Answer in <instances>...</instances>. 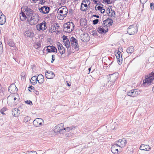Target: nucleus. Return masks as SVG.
Instances as JSON below:
<instances>
[{
    "label": "nucleus",
    "mask_w": 154,
    "mask_h": 154,
    "mask_svg": "<svg viewBox=\"0 0 154 154\" xmlns=\"http://www.w3.org/2000/svg\"><path fill=\"white\" fill-rule=\"evenodd\" d=\"M28 12L27 15V20L31 25H33L37 23L39 20V17L37 14L34 13L33 11L30 8H27Z\"/></svg>",
    "instance_id": "1"
},
{
    "label": "nucleus",
    "mask_w": 154,
    "mask_h": 154,
    "mask_svg": "<svg viewBox=\"0 0 154 154\" xmlns=\"http://www.w3.org/2000/svg\"><path fill=\"white\" fill-rule=\"evenodd\" d=\"M74 25L72 22H67L63 25V30L66 32L69 33L72 31L74 29Z\"/></svg>",
    "instance_id": "2"
},
{
    "label": "nucleus",
    "mask_w": 154,
    "mask_h": 154,
    "mask_svg": "<svg viewBox=\"0 0 154 154\" xmlns=\"http://www.w3.org/2000/svg\"><path fill=\"white\" fill-rule=\"evenodd\" d=\"M138 31V26L136 23L131 25L127 29V32L130 35L136 34Z\"/></svg>",
    "instance_id": "3"
},
{
    "label": "nucleus",
    "mask_w": 154,
    "mask_h": 154,
    "mask_svg": "<svg viewBox=\"0 0 154 154\" xmlns=\"http://www.w3.org/2000/svg\"><path fill=\"white\" fill-rule=\"evenodd\" d=\"M154 80V72H152L149 75V77L146 78L145 80H143V84L145 86L150 85L152 81Z\"/></svg>",
    "instance_id": "4"
},
{
    "label": "nucleus",
    "mask_w": 154,
    "mask_h": 154,
    "mask_svg": "<svg viewBox=\"0 0 154 154\" xmlns=\"http://www.w3.org/2000/svg\"><path fill=\"white\" fill-rule=\"evenodd\" d=\"M27 8H29L27 7H23L21 8V13L20 14V20L22 21H24L26 19H27V15L26 13L28 12Z\"/></svg>",
    "instance_id": "5"
},
{
    "label": "nucleus",
    "mask_w": 154,
    "mask_h": 154,
    "mask_svg": "<svg viewBox=\"0 0 154 154\" xmlns=\"http://www.w3.org/2000/svg\"><path fill=\"white\" fill-rule=\"evenodd\" d=\"M141 93V91L139 89H135L131 90L128 92L127 94L129 96L132 97H137Z\"/></svg>",
    "instance_id": "6"
},
{
    "label": "nucleus",
    "mask_w": 154,
    "mask_h": 154,
    "mask_svg": "<svg viewBox=\"0 0 154 154\" xmlns=\"http://www.w3.org/2000/svg\"><path fill=\"white\" fill-rule=\"evenodd\" d=\"M64 129L63 123H60L55 127L54 131L56 132H59L60 134L64 133Z\"/></svg>",
    "instance_id": "7"
},
{
    "label": "nucleus",
    "mask_w": 154,
    "mask_h": 154,
    "mask_svg": "<svg viewBox=\"0 0 154 154\" xmlns=\"http://www.w3.org/2000/svg\"><path fill=\"white\" fill-rule=\"evenodd\" d=\"M117 145L119 146V150L120 152L121 151V148L124 147L127 144V141L124 138L119 139L118 141L116 142Z\"/></svg>",
    "instance_id": "8"
},
{
    "label": "nucleus",
    "mask_w": 154,
    "mask_h": 154,
    "mask_svg": "<svg viewBox=\"0 0 154 154\" xmlns=\"http://www.w3.org/2000/svg\"><path fill=\"white\" fill-rule=\"evenodd\" d=\"M57 13L61 14L63 17H66L68 13V10L66 6H62L59 8Z\"/></svg>",
    "instance_id": "9"
},
{
    "label": "nucleus",
    "mask_w": 154,
    "mask_h": 154,
    "mask_svg": "<svg viewBox=\"0 0 154 154\" xmlns=\"http://www.w3.org/2000/svg\"><path fill=\"white\" fill-rule=\"evenodd\" d=\"M36 26L38 30L40 31H43L47 28L46 23L44 21L37 25Z\"/></svg>",
    "instance_id": "10"
},
{
    "label": "nucleus",
    "mask_w": 154,
    "mask_h": 154,
    "mask_svg": "<svg viewBox=\"0 0 154 154\" xmlns=\"http://www.w3.org/2000/svg\"><path fill=\"white\" fill-rule=\"evenodd\" d=\"M43 121L41 118H37L35 119L33 122V125L36 127H40L43 125Z\"/></svg>",
    "instance_id": "11"
},
{
    "label": "nucleus",
    "mask_w": 154,
    "mask_h": 154,
    "mask_svg": "<svg viewBox=\"0 0 154 154\" xmlns=\"http://www.w3.org/2000/svg\"><path fill=\"white\" fill-rule=\"evenodd\" d=\"M116 75V74H113L109 75V80L108 82V84L110 82H112V84L111 85H112L114 84L115 81L117 79V77Z\"/></svg>",
    "instance_id": "12"
},
{
    "label": "nucleus",
    "mask_w": 154,
    "mask_h": 154,
    "mask_svg": "<svg viewBox=\"0 0 154 154\" xmlns=\"http://www.w3.org/2000/svg\"><path fill=\"white\" fill-rule=\"evenodd\" d=\"M89 36L88 34L85 33L83 34H81L80 35V39L83 42H88L89 40Z\"/></svg>",
    "instance_id": "13"
},
{
    "label": "nucleus",
    "mask_w": 154,
    "mask_h": 154,
    "mask_svg": "<svg viewBox=\"0 0 154 154\" xmlns=\"http://www.w3.org/2000/svg\"><path fill=\"white\" fill-rule=\"evenodd\" d=\"M116 54L118 62L119 65L121 64L122 62V58L121 52L119 50L116 51Z\"/></svg>",
    "instance_id": "14"
},
{
    "label": "nucleus",
    "mask_w": 154,
    "mask_h": 154,
    "mask_svg": "<svg viewBox=\"0 0 154 154\" xmlns=\"http://www.w3.org/2000/svg\"><path fill=\"white\" fill-rule=\"evenodd\" d=\"M38 10L40 12L44 14H47L49 12L50 8L48 6H44L41 8H39Z\"/></svg>",
    "instance_id": "15"
},
{
    "label": "nucleus",
    "mask_w": 154,
    "mask_h": 154,
    "mask_svg": "<svg viewBox=\"0 0 154 154\" xmlns=\"http://www.w3.org/2000/svg\"><path fill=\"white\" fill-rule=\"evenodd\" d=\"M113 22L112 19L109 18L103 21V26L104 27H106L107 28V27L112 25Z\"/></svg>",
    "instance_id": "16"
},
{
    "label": "nucleus",
    "mask_w": 154,
    "mask_h": 154,
    "mask_svg": "<svg viewBox=\"0 0 154 154\" xmlns=\"http://www.w3.org/2000/svg\"><path fill=\"white\" fill-rule=\"evenodd\" d=\"M119 149V146L117 145V143L115 142L114 144L111 146V151L114 154H118Z\"/></svg>",
    "instance_id": "17"
},
{
    "label": "nucleus",
    "mask_w": 154,
    "mask_h": 154,
    "mask_svg": "<svg viewBox=\"0 0 154 154\" xmlns=\"http://www.w3.org/2000/svg\"><path fill=\"white\" fill-rule=\"evenodd\" d=\"M63 41L65 45L68 50L70 47V42L67 38V36L64 35L63 39Z\"/></svg>",
    "instance_id": "18"
},
{
    "label": "nucleus",
    "mask_w": 154,
    "mask_h": 154,
    "mask_svg": "<svg viewBox=\"0 0 154 154\" xmlns=\"http://www.w3.org/2000/svg\"><path fill=\"white\" fill-rule=\"evenodd\" d=\"M70 41L72 46L75 49L77 48L78 44L76 39L72 37L70 38Z\"/></svg>",
    "instance_id": "19"
},
{
    "label": "nucleus",
    "mask_w": 154,
    "mask_h": 154,
    "mask_svg": "<svg viewBox=\"0 0 154 154\" xmlns=\"http://www.w3.org/2000/svg\"><path fill=\"white\" fill-rule=\"evenodd\" d=\"M58 46V50L60 53L61 54H64L65 52V48L62 45L58 42L57 44Z\"/></svg>",
    "instance_id": "20"
},
{
    "label": "nucleus",
    "mask_w": 154,
    "mask_h": 154,
    "mask_svg": "<svg viewBox=\"0 0 154 154\" xmlns=\"http://www.w3.org/2000/svg\"><path fill=\"white\" fill-rule=\"evenodd\" d=\"M45 76L48 79H51L55 76V75L53 72L48 71L45 72Z\"/></svg>",
    "instance_id": "21"
},
{
    "label": "nucleus",
    "mask_w": 154,
    "mask_h": 154,
    "mask_svg": "<svg viewBox=\"0 0 154 154\" xmlns=\"http://www.w3.org/2000/svg\"><path fill=\"white\" fill-rule=\"evenodd\" d=\"M6 22V17L0 11V24L2 25Z\"/></svg>",
    "instance_id": "22"
},
{
    "label": "nucleus",
    "mask_w": 154,
    "mask_h": 154,
    "mask_svg": "<svg viewBox=\"0 0 154 154\" xmlns=\"http://www.w3.org/2000/svg\"><path fill=\"white\" fill-rule=\"evenodd\" d=\"M16 86L14 84H12L9 87L8 90L11 93L14 94L16 91Z\"/></svg>",
    "instance_id": "23"
},
{
    "label": "nucleus",
    "mask_w": 154,
    "mask_h": 154,
    "mask_svg": "<svg viewBox=\"0 0 154 154\" xmlns=\"http://www.w3.org/2000/svg\"><path fill=\"white\" fill-rule=\"evenodd\" d=\"M103 26H100L98 27V32L101 33H106L108 32V29L107 27H105V29L103 27Z\"/></svg>",
    "instance_id": "24"
},
{
    "label": "nucleus",
    "mask_w": 154,
    "mask_h": 154,
    "mask_svg": "<svg viewBox=\"0 0 154 154\" xmlns=\"http://www.w3.org/2000/svg\"><path fill=\"white\" fill-rule=\"evenodd\" d=\"M24 35L26 37H31L33 35V33L30 30H27L24 33Z\"/></svg>",
    "instance_id": "25"
},
{
    "label": "nucleus",
    "mask_w": 154,
    "mask_h": 154,
    "mask_svg": "<svg viewBox=\"0 0 154 154\" xmlns=\"http://www.w3.org/2000/svg\"><path fill=\"white\" fill-rule=\"evenodd\" d=\"M106 13L108 15L111 17L114 16L115 14V12L110 8H108L106 11Z\"/></svg>",
    "instance_id": "26"
},
{
    "label": "nucleus",
    "mask_w": 154,
    "mask_h": 154,
    "mask_svg": "<svg viewBox=\"0 0 154 154\" xmlns=\"http://www.w3.org/2000/svg\"><path fill=\"white\" fill-rule=\"evenodd\" d=\"M12 114L14 116L17 117L20 113L17 108H14L12 110Z\"/></svg>",
    "instance_id": "27"
},
{
    "label": "nucleus",
    "mask_w": 154,
    "mask_h": 154,
    "mask_svg": "<svg viewBox=\"0 0 154 154\" xmlns=\"http://www.w3.org/2000/svg\"><path fill=\"white\" fill-rule=\"evenodd\" d=\"M38 78V82L40 84L43 83L44 81V79L43 75L42 74H39L37 77Z\"/></svg>",
    "instance_id": "28"
},
{
    "label": "nucleus",
    "mask_w": 154,
    "mask_h": 154,
    "mask_svg": "<svg viewBox=\"0 0 154 154\" xmlns=\"http://www.w3.org/2000/svg\"><path fill=\"white\" fill-rule=\"evenodd\" d=\"M38 80V78L36 76H34L32 77L30 80L31 83L35 85L37 83Z\"/></svg>",
    "instance_id": "29"
},
{
    "label": "nucleus",
    "mask_w": 154,
    "mask_h": 154,
    "mask_svg": "<svg viewBox=\"0 0 154 154\" xmlns=\"http://www.w3.org/2000/svg\"><path fill=\"white\" fill-rule=\"evenodd\" d=\"M84 3H86L88 5H90L91 4V2L89 0H85L84 1H83L82 2L81 4V9L82 11H85V9H83L82 8V5L83 4H84Z\"/></svg>",
    "instance_id": "30"
},
{
    "label": "nucleus",
    "mask_w": 154,
    "mask_h": 154,
    "mask_svg": "<svg viewBox=\"0 0 154 154\" xmlns=\"http://www.w3.org/2000/svg\"><path fill=\"white\" fill-rule=\"evenodd\" d=\"M146 145H144L143 144H142L140 147V150H146V151H149L150 149V147H149V149H147V148L145 147Z\"/></svg>",
    "instance_id": "31"
},
{
    "label": "nucleus",
    "mask_w": 154,
    "mask_h": 154,
    "mask_svg": "<svg viewBox=\"0 0 154 154\" xmlns=\"http://www.w3.org/2000/svg\"><path fill=\"white\" fill-rule=\"evenodd\" d=\"M134 51V49L133 46H131L128 47L127 49V52L128 53H132Z\"/></svg>",
    "instance_id": "32"
},
{
    "label": "nucleus",
    "mask_w": 154,
    "mask_h": 154,
    "mask_svg": "<svg viewBox=\"0 0 154 154\" xmlns=\"http://www.w3.org/2000/svg\"><path fill=\"white\" fill-rule=\"evenodd\" d=\"M8 44L11 47H14L15 46V43L11 40H9L8 42Z\"/></svg>",
    "instance_id": "33"
},
{
    "label": "nucleus",
    "mask_w": 154,
    "mask_h": 154,
    "mask_svg": "<svg viewBox=\"0 0 154 154\" xmlns=\"http://www.w3.org/2000/svg\"><path fill=\"white\" fill-rule=\"evenodd\" d=\"M30 120V117L28 116H26L24 118L23 122L26 123L29 121Z\"/></svg>",
    "instance_id": "34"
},
{
    "label": "nucleus",
    "mask_w": 154,
    "mask_h": 154,
    "mask_svg": "<svg viewBox=\"0 0 154 154\" xmlns=\"http://www.w3.org/2000/svg\"><path fill=\"white\" fill-rule=\"evenodd\" d=\"M41 47V44L40 43H37L36 44L34 45V47L36 49H38L39 48Z\"/></svg>",
    "instance_id": "35"
},
{
    "label": "nucleus",
    "mask_w": 154,
    "mask_h": 154,
    "mask_svg": "<svg viewBox=\"0 0 154 154\" xmlns=\"http://www.w3.org/2000/svg\"><path fill=\"white\" fill-rule=\"evenodd\" d=\"M23 106L22 105L19 106L18 108H17L18 111L20 112V113L21 112L23 111Z\"/></svg>",
    "instance_id": "36"
},
{
    "label": "nucleus",
    "mask_w": 154,
    "mask_h": 154,
    "mask_svg": "<svg viewBox=\"0 0 154 154\" xmlns=\"http://www.w3.org/2000/svg\"><path fill=\"white\" fill-rule=\"evenodd\" d=\"M51 51V52H57V50L55 47H54L53 46H52Z\"/></svg>",
    "instance_id": "37"
},
{
    "label": "nucleus",
    "mask_w": 154,
    "mask_h": 154,
    "mask_svg": "<svg viewBox=\"0 0 154 154\" xmlns=\"http://www.w3.org/2000/svg\"><path fill=\"white\" fill-rule=\"evenodd\" d=\"M3 51V48L2 42L0 41V54L2 53Z\"/></svg>",
    "instance_id": "38"
},
{
    "label": "nucleus",
    "mask_w": 154,
    "mask_h": 154,
    "mask_svg": "<svg viewBox=\"0 0 154 154\" xmlns=\"http://www.w3.org/2000/svg\"><path fill=\"white\" fill-rule=\"evenodd\" d=\"M10 99L13 101H15L17 99V98L16 97L12 96H10L7 98V99Z\"/></svg>",
    "instance_id": "39"
},
{
    "label": "nucleus",
    "mask_w": 154,
    "mask_h": 154,
    "mask_svg": "<svg viewBox=\"0 0 154 154\" xmlns=\"http://www.w3.org/2000/svg\"><path fill=\"white\" fill-rule=\"evenodd\" d=\"M59 15L57 17H59V19L60 20H63L64 19V18L66 17H63V15H62L61 14L60 15L58 14Z\"/></svg>",
    "instance_id": "40"
},
{
    "label": "nucleus",
    "mask_w": 154,
    "mask_h": 154,
    "mask_svg": "<svg viewBox=\"0 0 154 154\" xmlns=\"http://www.w3.org/2000/svg\"><path fill=\"white\" fill-rule=\"evenodd\" d=\"M25 103L28 104L30 105H32V102L30 100H27L26 101H25Z\"/></svg>",
    "instance_id": "41"
},
{
    "label": "nucleus",
    "mask_w": 154,
    "mask_h": 154,
    "mask_svg": "<svg viewBox=\"0 0 154 154\" xmlns=\"http://www.w3.org/2000/svg\"><path fill=\"white\" fill-rule=\"evenodd\" d=\"M52 46H48L47 47V50L48 52H51V49L52 48Z\"/></svg>",
    "instance_id": "42"
},
{
    "label": "nucleus",
    "mask_w": 154,
    "mask_h": 154,
    "mask_svg": "<svg viewBox=\"0 0 154 154\" xmlns=\"http://www.w3.org/2000/svg\"><path fill=\"white\" fill-rule=\"evenodd\" d=\"M64 133L66 131L69 132L70 131L69 127H66V128H64Z\"/></svg>",
    "instance_id": "43"
},
{
    "label": "nucleus",
    "mask_w": 154,
    "mask_h": 154,
    "mask_svg": "<svg viewBox=\"0 0 154 154\" xmlns=\"http://www.w3.org/2000/svg\"><path fill=\"white\" fill-rule=\"evenodd\" d=\"M98 21L99 20L98 19H96L94 20L93 21V24L94 25L97 24L98 23Z\"/></svg>",
    "instance_id": "44"
},
{
    "label": "nucleus",
    "mask_w": 154,
    "mask_h": 154,
    "mask_svg": "<svg viewBox=\"0 0 154 154\" xmlns=\"http://www.w3.org/2000/svg\"><path fill=\"white\" fill-rule=\"evenodd\" d=\"M55 55L53 54L52 55V60L51 61V63H53L54 62V60L55 59Z\"/></svg>",
    "instance_id": "45"
},
{
    "label": "nucleus",
    "mask_w": 154,
    "mask_h": 154,
    "mask_svg": "<svg viewBox=\"0 0 154 154\" xmlns=\"http://www.w3.org/2000/svg\"><path fill=\"white\" fill-rule=\"evenodd\" d=\"M29 90L30 91H31L32 90H33L34 89V88L32 86H31L29 87Z\"/></svg>",
    "instance_id": "46"
},
{
    "label": "nucleus",
    "mask_w": 154,
    "mask_h": 154,
    "mask_svg": "<svg viewBox=\"0 0 154 154\" xmlns=\"http://www.w3.org/2000/svg\"><path fill=\"white\" fill-rule=\"evenodd\" d=\"M150 7L152 10L154 9V4L152 3H150Z\"/></svg>",
    "instance_id": "47"
},
{
    "label": "nucleus",
    "mask_w": 154,
    "mask_h": 154,
    "mask_svg": "<svg viewBox=\"0 0 154 154\" xmlns=\"http://www.w3.org/2000/svg\"><path fill=\"white\" fill-rule=\"evenodd\" d=\"M103 1L105 3H107V4L112 3V2H110L109 0H103Z\"/></svg>",
    "instance_id": "48"
},
{
    "label": "nucleus",
    "mask_w": 154,
    "mask_h": 154,
    "mask_svg": "<svg viewBox=\"0 0 154 154\" xmlns=\"http://www.w3.org/2000/svg\"><path fill=\"white\" fill-rule=\"evenodd\" d=\"M71 136V134L70 133H67L65 135V137H69Z\"/></svg>",
    "instance_id": "49"
},
{
    "label": "nucleus",
    "mask_w": 154,
    "mask_h": 154,
    "mask_svg": "<svg viewBox=\"0 0 154 154\" xmlns=\"http://www.w3.org/2000/svg\"><path fill=\"white\" fill-rule=\"evenodd\" d=\"M148 0H140L141 3L143 4L145 3Z\"/></svg>",
    "instance_id": "50"
},
{
    "label": "nucleus",
    "mask_w": 154,
    "mask_h": 154,
    "mask_svg": "<svg viewBox=\"0 0 154 154\" xmlns=\"http://www.w3.org/2000/svg\"><path fill=\"white\" fill-rule=\"evenodd\" d=\"M28 154H37V153L35 151H31Z\"/></svg>",
    "instance_id": "51"
},
{
    "label": "nucleus",
    "mask_w": 154,
    "mask_h": 154,
    "mask_svg": "<svg viewBox=\"0 0 154 154\" xmlns=\"http://www.w3.org/2000/svg\"><path fill=\"white\" fill-rule=\"evenodd\" d=\"M41 3L43 5L45 2V0H40Z\"/></svg>",
    "instance_id": "52"
},
{
    "label": "nucleus",
    "mask_w": 154,
    "mask_h": 154,
    "mask_svg": "<svg viewBox=\"0 0 154 154\" xmlns=\"http://www.w3.org/2000/svg\"><path fill=\"white\" fill-rule=\"evenodd\" d=\"M100 11L101 13H103L105 12V10L104 9H103L102 7V9H101Z\"/></svg>",
    "instance_id": "53"
},
{
    "label": "nucleus",
    "mask_w": 154,
    "mask_h": 154,
    "mask_svg": "<svg viewBox=\"0 0 154 154\" xmlns=\"http://www.w3.org/2000/svg\"><path fill=\"white\" fill-rule=\"evenodd\" d=\"M69 128L70 130V131L74 130L75 128V127L73 126H72L70 127H69Z\"/></svg>",
    "instance_id": "54"
},
{
    "label": "nucleus",
    "mask_w": 154,
    "mask_h": 154,
    "mask_svg": "<svg viewBox=\"0 0 154 154\" xmlns=\"http://www.w3.org/2000/svg\"><path fill=\"white\" fill-rule=\"evenodd\" d=\"M153 141V140L152 139H149V140H148L149 143H152V142Z\"/></svg>",
    "instance_id": "55"
},
{
    "label": "nucleus",
    "mask_w": 154,
    "mask_h": 154,
    "mask_svg": "<svg viewBox=\"0 0 154 154\" xmlns=\"http://www.w3.org/2000/svg\"><path fill=\"white\" fill-rule=\"evenodd\" d=\"M142 38H147V37L145 35H142L140 36V38L141 39Z\"/></svg>",
    "instance_id": "56"
},
{
    "label": "nucleus",
    "mask_w": 154,
    "mask_h": 154,
    "mask_svg": "<svg viewBox=\"0 0 154 154\" xmlns=\"http://www.w3.org/2000/svg\"><path fill=\"white\" fill-rule=\"evenodd\" d=\"M102 7H101V6H98L97 7V10H99V11H100V10H101V9H102Z\"/></svg>",
    "instance_id": "57"
},
{
    "label": "nucleus",
    "mask_w": 154,
    "mask_h": 154,
    "mask_svg": "<svg viewBox=\"0 0 154 154\" xmlns=\"http://www.w3.org/2000/svg\"><path fill=\"white\" fill-rule=\"evenodd\" d=\"M53 28V30H56V28L55 27V26H51V28ZM54 31H53V32H54Z\"/></svg>",
    "instance_id": "58"
},
{
    "label": "nucleus",
    "mask_w": 154,
    "mask_h": 154,
    "mask_svg": "<svg viewBox=\"0 0 154 154\" xmlns=\"http://www.w3.org/2000/svg\"><path fill=\"white\" fill-rule=\"evenodd\" d=\"M83 5L86 8L87 7L89 6L88 5V4H87L86 3H84V4H83Z\"/></svg>",
    "instance_id": "59"
},
{
    "label": "nucleus",
    "mask_w": 154,
    "mask_h": 154,
    "mask_svg": "<svg viewBox=\"0 0 154 154\" xmlns=\"http://www.w3.org/2000/svg\"><path fill=\"white\" fill-rule=\"evenodd\" d=\"M93 1H94V3H95V4L97 3V2H100V1H97L96 0H93Z\"/></svg>",
    "instance_id": "60"
},
{
    "label": "nucleus",
    "mask_w": 154,
    "mask_h": 154,
    "mask_svg": "<svg viewBox=\"0 0 154 154\" xmlns=\"http://www.w3.org/2000/svg\"><path fill=\"white\" fill-rule=\"evenodd\" d=\"M93 17H96L97 18H99V15H93Z\"/></svg>",
    "instance_id": "61"
},
{
    "label": "nucleus",
    "mask_w": 154,
    "mask_h": 154,
    "mask_svg": "<svg viewBox=\"0 0 154 154\" xmlns=\"http://www.w3.org/2000/svg\"><path fill=\"white\" fill-rule=\"evenodd\" d=\"M111 84H112V82H110L109 84H108V83H107L106 85H108V87H110L111 85H111Z\"/></svg>",
    "instance_id": "62"
},
{
    "label": "nucleus",
    "mask_w": 154,
    "mask_h": 154,
    "mask_svg": "<svg viewBox=\"0 0 154 154\" xmlns=\"http://www.w3.org/2000/svg\"><path fill=\"white\" fill-rule=\"evenodd\" d=\"M38 0H32L33 1L34 3L36 2L37 1H38Z\"/></svg>",
    "instance_id": "63"
},
{
    "label": "nucleus",
    "mask_w": 154,
    "mask_h": 154,
    "mask_svg": "<svg viewBox=\"0 0 154 154\" xmlns=\"http://www.w3.org/2000/svg\"><path fill=\"white\" fill-rule=\"evenodd\" d=\"M119 51H120L121 52V53L123 51V49H122V48H120V50H119Z\"/></svg>",
    "instance_id": "64"
}]
</instances>
